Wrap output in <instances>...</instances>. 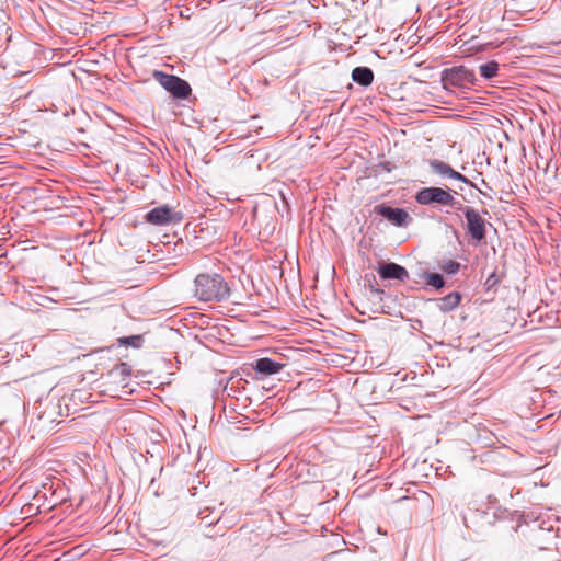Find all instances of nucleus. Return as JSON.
Wrapping results in <instances>:
<instances>
[{"instance_id": "nucleus-10", "label": "nucleus", "mask_w": 561, "mask_h": 561, "mask_svg": "<svg viewBox=\"0 0 561 561\" xmlns=\"http://www.w3.org/2000/svg\"><path fill=\"white\" fill-rule=\"evenodd\" d=\"M283 367L284 365L282 363L267 357L259 358L253 365L254 370L263 376L277 374Z\"/></svg>"}, {"instance_id": "nucleus-5", "label": "nucleus", "mask_w": 561, "mask_h": 561, "mask_svg": "<svg viewBox=\"0 0 561 561\" xmlns=\"http://www.w3.org/2000/svg\"><path fill=\"white\" fill-rule=\"evenodd\" d=\"M476 76L473 71L463 66L453 67L445 69L442 73V81L444 85L462 87L466 83H473Z\"/></svg>"}, {"instance_id": "nucleus-14", "label": "nucleus", "mask_w": 561, "mask_h": 561, "mask_svg": "<svg viewBox=\"0 0 561 561\" xmlns=\"http://www.w3.org/2000/svg\"><path fill=\"white\" fill-rule=\"evenodd\" d=\"M0 402L2 403V405L19 404L20 398L15 392L5 388L0 393Z\"/></svg>"}, {"instance_id": "nucleus-8", "label": "nucleus", "mask_w": 561, "mask_h": 561, "mask_svg": "<svg viewBox=\"0 0 561 561\" xmlns=\"http://www.w3.org/2000/svg\"><path fill=\"white\" fill-rule=\"evenodd\" d=\"M376 209L378 215L382 216L398 227H405L412 220L408 211L402 208H393L387 205H380Z\"/></svg>"}, {"instance_id": "nucleus-2", "label": "nucleus", "mask_w": 561, "mask_h": 561, "mask_svg": "<svg viewBox=\"0 0 561 561\" xmlns=\"http://www.w3.org/2000/svg\"><path fill=\"white\" fill-rule=\"evenodd\" d=\"M454 194H457V192L438 186H430L420 190L415 195V201L417 204L424 206L436 205L454 207L457 204Z\"/></svg>"}, {"instance_id": "nucleus-12", "label": "nucleus", "mask_w": 561, "mask_h": 561, "mask_svg": "<svg viewBox=\"0 0 561 561\" xmlns=\"http://www.w3.org/2000/svg\"><path fill=\"white\" fill-rule=\"evenodd\" d=\"M461 301V295L458 291H453L446 295L443 298L437 300V307L439 310L444 312L451 311L455 309Z\"/></svg>"}, {"instance_id": "nucleus-13", "label": "nucleus", "mask_w": 561, "mask_h": 561, "mask_svg": "<svg viewBox=\"0 0 561 561\" xmlns=\"http://www.w3.org/2000/svg\"><path fill=\"white\" fill-rule=\"evenodd\" d=\"M480 75L485 79H491L497 75L499 64L496 61H489L480 65Z\"/></svg>"}, {"instance_id": "nucleus-7", "label": "nucleus", "mask_w": 561, "mask_h": 561, "mask_svg": "<svg viewBox=\"0 0 561 561\" xmlns=\"http://www.w3.org/2000/svg\"><path fill=\"white\" fill-rule=\"evenodd\" d=\"M428 165L433 174L438 175L440 179H449L462 182L470 186H474V184L460 172L454 170L448 163L439 160V159H430Z\"/></svg>"}, {"instance_id": "nucleus-4", "label": "nucleus", "mask_w": 561, "mask_h": 561, "mask_svg": "<svg viewBox=\"0 0 561 561\" xmlns=\"http://www.w3.org/2000/svg\"><path fill=\"white\" fill-rule=\"evenodd\" d=\"M463 215L467 221V230L470 237L477 242H481L485 238V219L482 218L480 213L473 207L463 209Z\"/></svg>"}, {"instance_id": "nucleus-6", "label": "nucleus", "mask_w": 561, "mask_h": 561, "mask_svg": "<svg viewBox=\"0 0 561 561\" xmlns=\"http://www.w3.org/2000/svg\"><path fill=\"white\" fill-rule=\"evenodd\" d=\"M146 220L156 226L176 224L182 220L180 213H175L167 205L156 207L146 214Z\"/></svg>"}, {"instance_id": "nucleus-1", "label": "nucleus", "mask_w": 561, "mask_h": 561, "mask_svg": "<svg viewBox=\"0 0 561 561\" xmlns=\"http://www.w3.org/2000/svg\"><path fill=\"white\" fill-rule=\"evenodd\" d=\"M194 295L201 301H222L229 297L230 289L219 274L202 273L195 277Z\"/></svg>"}, {"instance_id": "nucleus-18", "label": "nucleus", "mask_w": 561, "mask_h": 561, "mask_svg": "<svg viewBox=\"0 0 561 561\" xmlns=\"http://www.w3.org/2000/svg\"><path fill=\"white\" fill-rule=\"evenodd\" d=\"M467 207L468 206H463L461 203L457 202L456 206H454L453 208L463 213V209H466Z\"/></svg>"}, {"instance_id": "nucleus-9", "label": "nucleus", "mask_w": 561, "mask_h": 561, "mask_svg": "<svg viewBox=\"0 0 561 561\" xmlns=\"http://www.w3.org/2000/svg\"><path fill=\"white\" fill-rule=\"evenodd\" d=\"M377 273L383 279L405 280L409 278L408 271L397 263H385L377 268Z\"/></svg>"}, {"instance_id": "nucleus-16", "label": "nucleus", "mask_w": 561, "mask_h": 561, "mask_svg": "<svg viewBox=\"0 0 561 561\" xmlns=\"http://www.w3.org/2000/svg\"><path fill=\"white\" fill-rule=\"evenodd\" d=\"M439 267L445 273L454 275L459 271L460 264L454 260H447V261L442 262Z\"/></svg>"}, {"instance_id": "nucleus-3", "label": "nucleus", "mask_w": 561, "mask_h": 561, "mask_svg": "<svg viewBox=\"0 0 561 561\" xmlns=\"http://www.w3.org/2000/svg\"><path fill=\"white\" fill-rule=\"evenodd\" d=\"M152 77L161 87L176 99H186L191 94L192 89L190 84L174 75L156 70L153 71Z\"/></svg>"}, {"instance_id": "nucleus-17", "label": "nucleus", "mask_w": 561, "mask_h": 561, "mask_svg": "<svg viewBox=\"0 0 561 561\" xmlns=\"http://www.w3.org/2000/svg\"><path fill=\"white\" fill-rule=\"evenodd\" d=\"M142 337L140 335H131L121 339V344L133 347H140Z\"/></svg>"}, {"instance_id": "nucleus-15", "label": "nucleus", "mask_w": 561, "mask_h": 561, "mask_svg": "<svg viewBox=\"0 0 561 561\" xmlns=\"http://www.w3.org/2000/svg\"><path fill=\"white\" fill-rule=\"evenodd\" d=\"M426 284L436 288L440 289L445 285L444 277L440 274L437 273H427L425 275Z\"/></svg>"}, {"instance_id": "nucleus-11", "label": "nucleus", "mask_w": 561, "mask_h": 561, "mask_svg": "<svg viewBox=\"0 0 561 561\" xmlns=\"http://www.w3.org/2000/svg\"><path fill=\"white\" fill-rule=\"evenodd\" d=\"M352 79L363 87H368L373 83L374 72L368 67H356L352 71Z\"/></svg>"}]
</instances>
